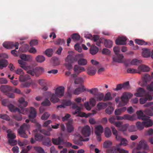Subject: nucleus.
I'll return each mask as SVG.
<instances>
[{
	"label": "nucleus",
	"mask_w": 153,
	"mask_h": 153,
	"mask_svg": "<svg viewBox=\"0 0 153 153\" xmlns=\"http://www.w3.org/2000/svg\"><path fill=\"white\" fill-rule=\"evenodd\" d=\"M112 145V143L110 141H107L104 142L103 144V147L105 148H107L109 147Z\"/></svg>",
	"instance_id": "obj_54"
},
{
	"label": "nucleus",
	"mask_w": 153,
	"mask_h": 153,
	"mask_svg": "<svg viewBox=\"0 0 153 153\" xmlns=\"http://www.w3.org/2000/svg\"><path fill=\"white\" fill-rule=\"evenodd\" d=\"M127 108L126 107H123L121 108L117 109L115 111V114L117 115H120L121 113L125 112Z\"/></svg>",
	"instance_id": "obj_29"
},
{
	"label": "nucleus",
	"mask_w": 153,
	"mask_h": 153,
	"mask_svg": "<svg viewBox=\"0 0 153 153\" xmlns=\"http://www.w3.org/2000/svg\"><path fill=\"white\" fill-rule=\"evenodd\" d=\"M97 101V100L94 97L91 98L89 100L90 105L93 107L95 106L96 103Z\"/></svg>",
	"instance_id": "obj_57"
},
{
	"label": "nucleus",
	"mask_w": 153,
	"mask_h": 153,
	"mask_svg": "<svg viewBox=\"0 0 153 153\" xmlns=\"http://www.w3.org/2000/svg\"><path fill=\"white\" fill-rule=\"evenodd\" d=\"M142 55L144 57H149L151 55V51L149 50L145 49L143 51Z\"/></svg>",
	"instance_id": "obj_39"
},
{
	"label": "nucleus",
	"mask_w": 153,
	"mask_h": 153,
	"mask_svg": "<svg viewBox=\"0 0 153 153\" xmlns=\"http://www.w3.org/2000/svg\"><path fill=\"white\" fill-rule=\"evenodd\" d=\"M36 126L37 127V129L34 130V131L35 132H37L38 131H39L42 133H43L44 134L47 135V136H50L51 134L50 132L47 131L44 129H41V125L38 123H36Z\"/></svg>",
	"instance_id": "obj_14"
},
{
	"label": "nucleus",
	"mask_w": 153,
	"mask_h": 153,
	"mask_svg": "<svg viewBox=\"0 0 153 153\" xmlns=\"http://www.w3.org/2000/svg\"><path fill=\"white\" fill-rule=\"evenodd\" d=\"M147 89L150 91H153V81L150 84L148 85L146 87Z\"/></svg>",
	"instance_id": "obj_64"
},
{
	"label": "nucleus",
	"mask_w": 153,
	"mask_h": 153,
	"mask_svg": "<svg viewBox=\"0 0 153 153\" xmlns=\"http://www.w3.org/2000/svg\"><path fill=\"white\" fill-rule=\"evenodd\" d=\"M30 127L29 124L24 123L18 129V132L21 137L24 138L27 137V135L25 133V130L28 129Z\"/></svg>",
	"instance_id": "obj_7"
},
{
	"label": "nucleus",
	"mask_w": 153,
	"mask_h": 153,
	"mask_svg": "<svg viewBox=\"0 0 153 153\" xmlns=\"http://www.w3.org/2000/svg\"><path fill=\"white\" fill-rule=\"evenodd\" d=\"M35 138L36 140L41 141L43 139V136L41 134L36 133L35 135Z\"/></svg>",
	"instance_id": "obj_56"
},
{
	"label": "nucleus",
	"mask_w": 153,
	"mask_h": 153,
	"mask_svg": "<svg viewBox=\"0 0 153 153\" xmlns=\"http://www.w3.org/2000/svg\"><path fill=\"white\" fill-rule=\"evenodd\" d=\"M7 61L5 59L1 60L0 61V69H2L3 68L5 67L7 65Z\"/></svg>",
	"instance_id": "obj_43"
},
{
	"label": "nucleus",
	"mask_w": 153,
	"mask_h": 153,
	"mask_svg": "<svg viewBox=\"0 0 153 153\" xmlns=\"http://www.w3.org/2000/svg\"><path fill=\"white\" fill-rule=\"evenodd\" d=\"M72 39L75 42H76L80 39V36L78 33H74L71 36Z\"/></svg>",
	"instance_id": "obj_41"
},
{
	"label": "nucleus",
	"mask_w": 153,
	"mask_h": 153,
	"mask_svg": "<svg viewBox=\"0 0 153 153\" xmlns=\"http://www.w3.org/2000/svg\"><path fill=\"white\" fill-rule=\"evenodd\" d=\"M126 38L125 37H119L115 41V43L117 45H124L126 43Z\"/></svg>",
	"instance_id": "obj_17"
},
{
	"label": "nucleus",
	"mask_w": 153,
	"mask_h": 153,
	"mask_svg": "<svg viewBox=\"0 0 153 153\" xmlns=\"http://www.w3.org/2000/svg\"><path fill=\"white\" fill-rule=\"evenodd\" d=\"M142 62L141 60H139L136 59H133L131 62V64L134 65H137Z\"/></svg>",
	"instance_id": "obj_59"
},
{
	"label": "nucleus",
	"mask_w": 153,
	"mask_h": 153,
	"mask_svg": "<svg viewBox=\"0 0 153 153\" xmlns=\"http://www.w3.org/2000/svg\"><path fill=\"white\" fill-rule=\"evenodd\" d=\"M112 99L111 93L108 92L105 94V97L104 96L103 101H106L111 100Z\"/></svg>",
	"instance_id": "obj_48"
},
{
	"label": "nucleus",
	"mask_w": 153,
	"mask_h": 153,
	"mask_svg": "<svg viewBox=\"0 0 153 153\" xmlns=\"http://www.w3.org/2000/svg\"><path fill=\"white\" fill-rule=\"evenodd\" d=\"M0 90L2 92L6 94L8 92H11L13 91V88L8 85H1Z\"/></svg>",
	"instance_id": "obj_16"
},
{
	"label": "nucleus",
	"mask_w": 153,
	"mask_h": 153,
	"mask_svg": "<svg viewBox=\"0 0 153 153\" xmlns=\"http://www.w3.org/2000/svg\"><path fill=\"white\" fill-rule=\"evenodd\" d=\"M127 72L129 73H140V72H138V70H137V69L131 68H128V69L127 70Z\"/></svg>",
	"instance_id": "obj_61"
},
{
	"label": "nucleus",
	"mask_w": 153,
	"mask_h": 153,
	"mask_svg": "<svg viewBox=\"0 0 153 153\" xmlns=\"http://www.w3.org/2000/svg\"><path fill=\"white\" fill-rule=\"evenodd\" d=\"M85 91H86L83 85L79 87L76 88L74 91V94L75 95H78Z\"/></svg>",
	"instance_id": "obj_25"
},
{
	"label": "nucleus",
	"mask_w": 153,
	"mask_h": 153,
	"mask_svg": "<svg viewBox=\"0 0 153 153\" xmlns=\"http://www.w3.org/2000/svg\"><path fill=\"white\" fill-rule=\"evenodd\" d=\"M82 134L85 137H88L91 134V129L88 126H85L81 130Z\"/></svg>",
	"instance_id": "obj_13"
},
{
	"label": "nucleus",
	"mask_w": 153,
	"mask_h": 153,
	"mask_svg": "<svg viewBox=\"0 0 153 153\" xmlns=\"http://www.w3.org/2000/svg\"><path fill=\"white\" fill-rule=\"evenodd\" d=\"M149 118L145 120H143L144 121H143V123L144 126L148 127L151 126L153 125V121L149 119Z\"/></svg>",
	"instance_id": "obj_27"
},
{
	"label": "nucleus",
	"mask_w": 153,
	"mask_h": 153,
	"mask_svg": "<svg viewBox=\"0 0 153 153\" xmlns=\"http://www.w3.org/2000/svg\"><path fill=\"white\" fill-rule=\"evenodd\" d=\"M83 80L82 78L78 77L74 81V83L76 84H81L83 83Z\"/></svg>",
	"instance_id": "obj_62"
},
{
	"label": "nucleus",
	"mask_w": 153,
	"mask_h": 153,
	"mask_svg": "<svg viewBox=\"0 0 153 153\" xmlns=\"http://www.w3.org/2000/svg\"><path fill=\"white\" fill-rule=\"evenodd\" d=\"M137 92L134 94V95L137 97H141L143 96H146V94L145 90L143 88H140L137 90Z\"/></svg>",
	"instance_id": "obj_15"
},
{
	"label": "nucleus",
	"mask_w": 153,
	"mask_h": 153,
	"mask_svg": "<svg viewBox=\"0 0 153 153\" xmlns=\"http://www.w3.org/2000/svg\"><path fill=\"white\" fill-rule=\"evenodd\" d=\"M138 69L139 70L143 72L149 71L150 69L149 67L144 65H142L139 66Z\"/></svg>",
	"instance_id": "obj_30"
},
{
	"label": "nucleus",
	"mask_w": 153,
	"mask_h": 153,
	"mask_svg": "<svg viewBox=\"0 0 153 153\" xmlns=\"http://www.w3.org/2000/svg\"><path fill=\"white\" fill-rule=\"evenodd\" d=\"M99 51L98 48L94 45L92 46L90 49V53L92 55L96 54Z\"/></svg>",
	"instance_id": "obj_35"
},
{
	"label": "nucleus",
	"mask_w": 153,
	"mask_h": 153,
	"mask_svg": "<svg viewBox=\"0 0 153 153\" xmlns=\"http://www.w3.org/2000/svg\"><path fill=\"white\" fill-rule=\"evenodd\" d=\"M86 91H87L89 92L91 94H92L95 96L96 95L99 93L98 92V90L97 88H92L90 90L87 89Z\"/></svg>",
	"instance_id": "obj_44"
},
{
	"label": "nucleus",
	"mask_w": 153,
	"mask_h": 153,
	"mask_svg": "<svg viewBox=\"0 0 153 153\" xmlns=\"http://www.w3.org/2000/svg\"><path fill=\"white\" fill-rule=\"evenodd\" d=\"M20 58L22 60L26 61H31L32 60V56L29 55L22 54L20 56Z\"/></svg>",
	"instance_id": "obj_24"
},
{
	"label": "nucleus",
	"mask_w": 153,
	"mask_h": 153,
	"mask_svg": "<svg viewBox=\"0 0 153 153\" xmlns=\"http://www.w3.org/2000/svg\"><path fill=\"white\" fill-rule=\"evenodd\" d=\"M135 43L140 45H146L148 44L147 42L144 41L143 40L136 39L135 41Z\"/></svg>",
	"instance_id": "obj_47"
},
{
	"label": "nucleus",
	"mask_w": 153,
	"mask_h": 153,
	"mask_svg": "<svg viewBox=\"0 0 153 153\" xmlns=\"http://www.w3.org/2000/svg\"><path fill=\"white\" fill-rule=\"evenodd\" d=\"M79 55L68 56L65 59V61L67 62L65 64V65L67 69L70 70L72 68L71 63L76 62L78 60Z\"/></svg>",
	"instance_id": "obj_4"
},
{
	"label": "nucleus",
	"mask_w": 153,
	"mask_h": 153,
	"mask_svg": "<svg viewBox=\"0 0 153 153\" xmlns=\"http://www.w3.org/2000/svg\"><path fill=\"white\" fill-rule=\"evenodd\" d=\"M96 71V68L94 66H89L87 69V73L90 76H93L95 74Z\"/></svg>",
	"instance_id": "obj_18"
},
{
	"label": "nucleus",
	"mask_w": 153,
	"mask_h": 153,
	"mask_svg": "<svg viewBox=\"0 0 153 153\" xmlns=\"http://www.w3.org/2000/svg\"><path fill=\"white\" fill-rule=\"evenodd\" d=\"M104 134L105 136L107 138H109L111 136L112 133L109 128L106 127L105 128Z\"/></svg>",
	"instance_id": "obj_40"
},
{
	"label": "nucleus",
	"mask_w": 153,
	"mask_h": 153,
	"mask_svg": "<svg viewBox=\"0 0 153 153\" xmlns=\"http://www.w3.org/2000/svg\"><path fill=\"white\" fill-rule=\"evenodd\" d=\"M120 143L119 144L117 145V146L119 147L121 145H123L124 146H126L128 144V141L126 139L123 138L120 140Z\"/></svg>",
	"instance_id": "obj_49"
},
{
	"label": "nucleus",
	"mask_w": 153,
	"mask_h": 153,
	"mask_svg": "<svg viewBox=\"0 0 153 153\" xmlns=\"http://www.w3.org/2000/svg\"><path fill=\"white\" fill-rule=\"evenodd\" d=\"M107 153H128V151L127 150L121 149L118 147L114 146L111 148L108 149L106 150Z\"/></svg>",
	"instance_id": "obj_10"
},
{
	"label": "nucleus",
	"mask_w": 153,
	"mask_h": 153,
	"mask_svg": "<svg viewBox=\"0 0 153 153\" xmlns=\"http://www.w3.org/2000/svg\"><path fill=\"white\" fill-rule=\"evenodd\" d=\"M152 96L149 94H146L145 97H142L140 99V102L141 104L145 103L147 100L150 101L152 100Z\"/></svg>",
	"instance_id": "obj_19"
},
{
	"label": "nucleus",
	"mask_w": 153,
	"mask_h": 153,
	"mask_svg": "<svg viewBox=\"0 0 153 153\" xmlns=\"http://www.w3.org/2000/svg\"><path fill=\"white\" fill-rule=\"evenodd\" d=\"M18 108L15 107L13 105L10 104H9L7 99H4L2 100V104L3 105L7 106L9 110L11 112H16L18 111L19 113L23 114H27L28 112H29V117L30 119H33L36 117V112L35 109L33 107H30L29 109L25 108L27 105V102L25 101V99L22 97L19 99L18 100Z\"/></svg>",
	"instance_id": "obj_1"
},
{
	"label": "nucleus",
	"mask_w": 153,
	"mask_h": 153,
	"mask_svg": "<svg viewBox=\"0 0 153 153\" xmlns=\"http://www.w3.org/2000/svg\"><path fill=\"white\" fill-rule=\"evenodd\" d=\"M113 51L115 55L113 57V61L119 63L122 62V59L124 56L123 54L119 53L120 48L118 47H115L113 48Z\"/></svg>",
	"instance_id": "obj_5"
},
{
	"label": "nucleus",
	"mask_w": 153,
	"mask_h": 153,
	"mask_svg": "<svg viewBox=\"0 0 153 153\" xmlns=\"http://www.w3.org/2000/svg\"><path fill=\"white\" fill-rule=\"evenodd\" d=\"M134 115H130L128 114H125L123 115L124 120H127L129 121H133L135 120Z\"/></svg>",
	"instance_id": "obj_34"
},
{
	"label": "nucleus",
	"mask_w": 153,
	"mask_h": 153,
	"mask_svg": "<svg viewBox=\"0 0 153 153\" xmlns=\"http://www.w3.org/2000/svg\"><path fill=\"white\" fill-rule=\"evenodd\" d=\"M136 114L137 115V118L138 119H141L142 120H145L147 119L149 117L146 116L143 114V112L141 110L137 111L136 112Z\"/></svg>",
	"instance_id": "obj_22"
},
{
	"label": "nucleus",
	"mask_w": 153,
	"mask_h": 153,
	"mask_svg": "<svg viewBox=\"0 0 153 153\" xmlns=\"http://www.w3.org/2000/svg\"><path fill=\"white\" fill-rule=\"evenodd\" d=\"M53 143L55 145L65 144L67 147H70L72 146V143L69 142H65L61 137H59L57 139H52Z\"/></svg>",
	"instance_id": "obj_8"
},
{
	"label": "nucleus",
	"mask_w": 153,
	"mask_h": 153,
	"mask_svg": "<svg viewBox=\"0 0 153 153\" xmlns=\"http://www.w3.org/2000/svg\"><path fill=\"white\" fill-rule=\"evenodd\" d=\"M30 79V76L28 74H26L25 75H20L19 77V80L21 82H26Z\"/></svg>",
	"instance_id": "obj_32"
},
{
	"label": "nucleus",
	"mask_w": 153,
	"mask_h": 153,
	"mask_svg": "<svg viewBox=\"0 0 153 153\" xmlns=\"http://www.w3.org/2000/svg\"><path fill=\"white\" fill-rule=\"evenodd\" d=\"M65 88L63 86H60L57 87L55 91V93H52L50 91L45 92V95L49 97L51 101L53 103L59 102L60 100L58 98H61L63 97L65 94Z\"/></svg>",
	"instance_id": "obj_2"
},
{
	"label": "nucleus",
	"mask_w": 153,
	"mask_h": 153,
	"mask_svg": "<svg viewBox=\"0 0 153 153\" xmlns=\"http://www.w3.org/2000/svg\"><path fill=\"white\" fill-rule=\"evenodd\" d=\"M36 61L39 63H42L45 60V58L42 55H39L37 56L35 58Z\"/></svg>",
	"instance_id": "obj_37"
},
{
	"label": "nucleus",
	"mask_w": 153,
	"mask_h": 153,
	"mask_svg": "<svg viewBox=\"0 0 153 153\" xmlns=\"http://www.w3.org/2000/svg\"><path fill=\"white\" fill-rule=\"evenodd\" d=\"M50 115L48 112H45L42 115L41 119L42 120H47L50 116Z\"/></svg>",
	"instance_id": "obj_60"
},
{
	"label": "nucleus",
	"mask_w": 153,
	"mask_h": 153,
	"mask_svg": "<svg viewBox=\"0 0 153 153\" xmlns=\"http://www.w3.org/2000/svg\"><path fill=\"white\" fill-rule=\"evenodd\" d=\"M34 149L36 152L39 153H44L45 152L44 149L41 147L34 146Z\"/></svg>",
	"instance_id": "obj_53"
},
{
	"label": "nucleus",
	"mask_w": 153,
	"mask_h": 153,
	"mask_svg": "<svg viewBox=\"0 0 153 153\" xmlns=\"http://www.w3.org/2000/svg\"><path fill=\"white\" fill-rule=\"evenodd\" d=\"M108 104L111 105V103L110 102L108 103H105L102 102H100L98 103L97 105V110L99 111L105 109L107 107Z\"/></svg>",
	"instance_id": "obj_20"
},
{
	"label": "nucleus",
	"mask_w": 153,
	"mask_h": 153,
	"mask_svg": "<svg viewBox=\"0 0 153 153\" xmlns=\"http://www.w3.org/2000/svg\"><path fill=\"white\" fill-rule=\"evenodd\" d=\"M113 110L114 108L112 107L109 106L106 109L105 112L108 114H112Z\"/></svg>",
	"instance_id": "obj_58"
},
{
	"label": "nucleus",
	"mask_w": 153,
	"mask_h": 153,
	"mask_svg": "<svg viewBox=\"0 0 153 153\" xmlns=\"http://www.w3.org/2000/svg\"><path fill=\"white\" fill-rule=\"evenodd\" d=\"M104 44L105 47L110 48L112 47V42L110 40L105 39Z\"/></svg>",
	"instance_id": "obj_45"
},
{
	"label": "nucleus",
	"mask_w": 153,
	"mask_h": 153,
	"mask_svg": "<svg viewBox=\"0 0 153 153\" xmlns=\"http://www.w3.org/2000/svg\"><path fill=\"white\" fill-rule=\"evenodd\" d=\"M19 43L18 42L14 43L10 42H5L3 43V45L4 47L7 49H10L15 47L16 49L19 48Z\"/></svg>",
	"instance_id": "obj_11"
},
{
	"label": "nucleus",
	"mask_w": 153,
	"mask_h": 153,
	"mask_svg": "<svg viewBox=\"0 0 153 153\" xmlns=\"http://www.w3.org/2000/svg\"><path fill=\"white\" fill-rule=\"evenodd\" d=\"M133 96V94L130 93L124 92L121 97V101L119 102L118 106L122 107L126 105L128 102L129 99Z\"/></svg>",
	"instance_id": "obj_3"
},
{
	"label": "nucleus",
	"mask_w": 153,
	"mask_h": 153,
	"mask_svg": "<svg viewBox=\"0 0 153 153\" xmlns=\"http://www.w3.org/2000/svg\"><path fill=\"white\" fill-rule=\"evenodd\" d=\"M151 80V77L150 75L146 74L143 78V81L145 84H146L147 82L150 81Z\"/></svg>",
	"instance_id": "obj_38"
},
{
	"label": "nucleus",
	"mask_w": 153,
	"mask_h": 153,
	"mask_svg": "<svg viewBox=\"0 0 153 153\" xmlns=\"http://www.w3.org/2000/svg\"><path fill=\"white\" fill-rule=\"evenodd\" d=\"M74 136L75 138L74 140V143L80 146H81L83 145L82 141H87L89 140L88 138L83 139L80 134L78 132L75 134H74Z\"/></svg>",
	"instance_id": "obj_6"
},
{
	"label": "nucleus",
	"mask_w": 153,
	"mask_h": 153,
	"mask_svg": "<svg viewBox=\"0 0 153 153\" xmlns=\"http://www.w3.org/2000/svg\"><path fill=\"white\" fill-rule=\"evenodd\" d=\"M45 93L44 95L48 98H46L41 103V105L44 106H49L51 105V102L49 100L48 98L49 97H48V95H45Z\"/></svg>",
	"instance_id": "obj_33"
},
{
	"label": "nucleus",
	"mask_w": 153,
	"mask_h": 153,
	"mask_svg": "<svg viewBox=\"0 0 153 153\" xmlns=\"http://www.w3.org/2000/svg\"><path fill=\"white\" fill-rule=\"evenodd\" d=\"M67 129L69 133H71L74 131V128L71 123L69 122L67 123Z\"/></svg>",
	"instance_id": "obj_46"
},
{
	"label": "nucleus",
	"mask_w": 153,
	"mask_h": 153,
	"mask_svg": "<svg viewBox=\"0 0 153 153\" xmlns=\"http://www.w3.org/2000/svg\"><path fill=\"white\" fill-rule=\"evenodd\" d=\"M144 114L147 115L152 116L153 115V112L151 108L146 109L143 111Z\"/></svg>",
	"instance_id": "obj_50"
},
{
	"label": "nucleus",
	"mask_w": 153,
	"mask_h": 153,
	"mask_svg": "<svg viewBox=\"0 0 153 153\" xmlns=\"http://www.w3.org/2000/svg\"><path fill=\"white\" fill-rule=\"evenodd\" d=\"M43 144L47 146H50L51 145V139L47 137L46 138V141L43 142Z\"/></svg>",
	"instance_id": "obj_52"
},
{
	"label": "nucleus",
	"mask_w": 153,
	"mask_h": 153,
	"mask_svg": "<svg viewBox=\"0 0 153 153\" xmlns=\"http://www.w3.org/2000/svg\"><path fill=\"white\" fill-rule=\"evenodd\" d=\"M7 137L8 140L14 139L16 137L15 134L12 133L10 129H8L7 130Z\"/></svg>",
	"instance_id": "obj_31"
},
{
	"label": "nucleus",
	"mask_w": 153,
	"mask_h": 153,
	"mask_svg": "<svg viewBox=\"0 0 153 153\" xmlns=\"http://www.w3.org/2000/svg\"><path fill=\"white\" fill-rule=\"evenodd\" d=\"M53 50L51 49H47L45 51V55L48 57H51L53 54Z\"/></svg>",
	"instance_id": "obj_51"
},
{
	"label": "nucleus",
	"mask_w": 153,
	"mask_h": 153,
	"mask_svg": "<svg viewBox=\"0 0 153 153\" xmlns=\"http://www.w3.org/2000/svg\"><path fill=\"white\" fill-rule=\"evenodd\" d=\"M74 70L75 72L78 74L83 71H84L85 70L83 67L77 65H76L74 66Z\"/></svg>",
	"instance_id": "obj_26"
},
{
	"label": "nucleus",
	"mask_w": 153,
	"mask_h": 153,
	"mask_svg": "<svg viewBox=\"0 0 153 153\" xmlns=\"http://www.w3.org/2000/svg\"><path fill=\"white\" fill-rule=\"evenodd\" d=\"M38 83L42 87V89L45 91L48 90L46 80L44 79H40L38 80Z\"/></svg>",
	"instance_id": "obj_23"
},
{
	"label": "nucleus",
	"mask_w": 153,
	"mask_h": 153,
	"mask_svg": "<svg viewBox=\"0 0 153 153\" xmlns=\"http://www.w3.org/2000/svg\"><path fill=\"white\" fill-rule=\"evenodd\" d=\"M97 101H101L103 100L104 98V94L101 93L99 92L94 97Z\"/></svg>",
	"instance_id": "obj_36"
},
{
	"label": "nucleus",
	"mask_w": 153,
	"mask_h": 153,
	"mask_svg": "<svg viewBox=\"0 0 153 153\" xmlns=\"http://www.w3.org/2000/svg\"><path fill=\"white\" fill-rule=\"evenodd\" d=\"M100 37L97 35H94L92 37L91 40H93L94 42H96V44L97 45L99 46L100 45L101 42L99 40Z\"/></svg>",
	"instance_id": "obj_42"
},
{
	"label": "nucleus",
	"mask_w": 153,
	"mask_h": 153,
	"mask_svg": "<svg viewBox=\"0 0 153 153\" xmlns=\"http://www.w3.org/2000/svg\"><path fill=\"white\" fill-rule=\"evenodd\" d=\"M103 131V128L101 125L96 126L94 129V132L97 135H101Z\"/></svg>",
	"instance_id": "obj_21"
},
{
	"label": "nucleus",
	"mask_w": 153,
	"mask_h": 153,
	"mask_svg": "<svg viewBox=\"0 0 153 153\" xmlns=\"http://www.w3.org/2000/svg\"><path fill=\"white\" fill-rule=\"evenodd\" d=\"M136 124L137 128L140 130L143 129L144 128V126L143 123V122L142 123L139 121L137 122Z\"/></svg>",
	"instance_id": "obj_55"
},
{
	"label": "nucleus",
	"mask_w": 153,
	"mask_h": 153,
	"mask_svg": "<svg viewBox=\"0 0 153 153\" xmlns=\"http://www.w3.org/2000/svg\"><path fill=\"white\" fill-rule=\"evenodd\" d=\"M13 118L16 120L19 121L22 120V117L20 114H15L13 115Z\"/></svg>",
	"instance_id": "obj_63"
},
{
	"label": "nucleus",
	"mask_w": 153,
	"mask_h": 153,
	"mask_svg": "<svg viewBox=\"0 0 153 153\" xmlns=\"http://www.w3.org/2000/svg\"><path fill=\"white\" fill-rule=\"evenodd\" d=\"M142 148L145 150H148L149 148L146 142L144 140H141L139 142L136 149L139 150Z\"/></svg>",
	"instance_id": "obj_12"
},
{
	"label": "nucleus",
	"mask_w": 153,
	"mask_h": 153,
	"mask_svg": "<svg viewBox=\"0 0 153 153\" xmlns=\"http://www.w3.org/2000/svg\"><path fill=\"white\" fill-rule=\"evenodd\" d=\"M79 55V56L78 57V59L77 60L78 61V64L82 66H83L86 65L87 63V60L82 58L79 59V58L80 57V54H78L77 55Z\"/></svg>",
	"instance_id": "obj_28"
},
{
	"label": "nucleus",
	"mask_w": 153,
	"mask_h": 153,
	"mask_svg": "<svg viewBox=\"0 0 153 153\" xmlns=\"http://www.w3.org/2000/svg\"><path fill=\"white\" fill-rule=\"evenodd\" d=\"M72 108L74 109H76L74 112H72L73 114H75L78 113V116L82 117H87V116H86V114L85 113L82 112L80 111L81 108L78 106L75 103H73L72 104Z\"/></svg>",
	"instance_id": "obj_9"
}]
</instances>
